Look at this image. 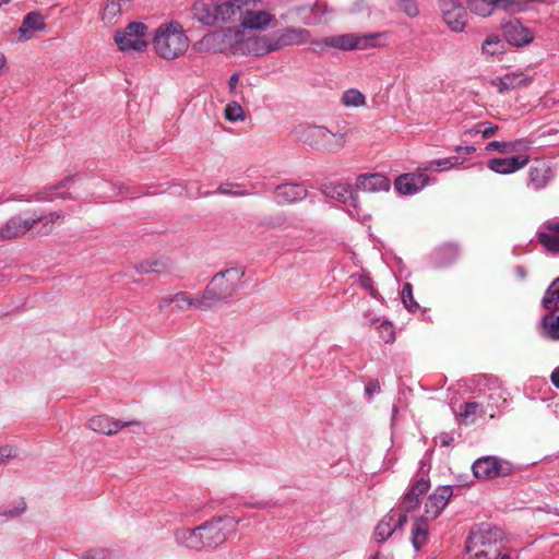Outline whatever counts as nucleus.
I'll return each instance as SVG.
<instances>
[{
	"instance_id": "72a5a7b5",
	"label": "nucleus",
	"mask_w": 559,
	"mask_h": 559,
	"mask_svg": "<svg viewBox=\"0 0 559 559\" xmlns=\"http://www.w3.org/2000/svg\"><path fill=\"white\" fill-rule=\"evenodd\" d=\"M429 522L421 518H416L412 528V543L415 549H420L428 540Z\"/></svg>"
},
{
	"instance_id": "de8ad7c7",
	"label": "nucleus",
	"mask_w": 559,
	"mask_h": 559,
	"mask_svg": "<svg viewBox=\"0 0 559 559\" xmlns=\"http://www.w3.org/2000/svg\"><path fill=\"white\" fill-rule=\"evenodd\" d=\"M479 409V404L476 402H468L464 405L463 412L460 413L461 420L465 424L474 421V416Z\"/></svg>"
},
{
	"instance_id": "a19ab883",
	"label": "nucleus",
	"mask_w": 559,
	"mask_h": 559,
	"mask_svg": "<svg viewBox=\"0 0 559 559\" xmlns=\"http://www.w3.org/2000/svg\"><path fill=\"white\" fill-rule=\"evenodd\" d=\"M503 51V44L498 35L488 36L481 45V52L485 56L493 57Z\"/></svg>"
},
{
	"instance_id": "473e14b6",
	"label": "nucleus",
	"mask_w": 559,
	"mask_h": 559,
	"mask_svg": "<svg viewBox=\"0 0 559 559\" xmlns=\"http://www.w3.org/2000/svg\"><path fill=\"white\" fill-rule=\"evenodd\" d=\"M550 175L551 170L547 165L540 164L538 166H533L528 173L530 185L535 190H540L548 183Z\"/></svg>"
},
{
	"instance_id": "39448f33",
	"label": "nucleus",
	"mask_w": 559,
	"mask_h": 559,
	"mask_svg": "<svg viewBox=\"0 0 559 559\" xmlns=\"http://www.w3.org/2000/svg\"><path fill=\"white\" fill-rule=\"evenodd\" d=\"M472 559H495L502 554V533L497 527L480 526L472 531L466 540Z\"/></svg>"
},
{
	"instance_id": "5701e85b",
	"label": "nucleus",
	"mask_w": 559,
	"mask_h": 559,
	"mask_svg": "<svg viewBox=\"0 0 559 559\" xmlns=\"http://www.w3.org/2000/svg\"><path fill=\"white\" fill-rule=\"evenodd\" d=\"M532 83V78L523 72L507 73L501 78L492 81V85L499 93H506L516 88L528 86Z\"/></svg>"
},
{
	"instance_id": "c03bdc74",
	"label": "nucleus",
	"mask_w": 559,
	"mask_h": 559,
	"mask_svg": "<svg viewBox=\"0 0 559 559\" xmlns=\"http://www.w3.org/2000/svg\"><path fill=\"white\" fill-rule=\"evenodd\" d=\"M26 502L24 500H19L12 507H1L0 515L7 519H16L26 511Z\"/></svg>"
},
{
	"instance_id": "3c124183",
	"label": "nucleus",
	"mask_w": 559,
	"mask_h": 559,
	"mask_svg": "<svg viewBox=\"0 0 559 559\" xmlns=\"http://www.w3.org/2000/svg\"><path fill=\"white\" fill-rule=\"evenodd\" d=\"M381 337L386 342H392L394 340V331L393 326L388 322H382L379 325Z\"/></svg>"
},
{
	"instance_id": "ea45409f",
	"label": "nucleus",
	"mask_w": 559,
	"mask_h": 559,
	"mask_svg": "<svg viewBox=\"0 0 559 559\" xmlns=\"http://www.w3.org/2000/svg\"><path fill=\"white\" fill-rule=\"evenodd\" d=\"M559 302V277H557L546 290L542 304L547 310H554Z\"/></svg>"
},
{
	"instance_id": "2eb2a0df",
	"label": "nucleus",
	"mask_w": 559,
	"mask_h": 559,
	"mask_svg": "<svg viewBox=\"0 0 559 559\" xmlns=\"http://www.w3.org/2000/svg\"><path fill=\"white\" fill-rule=\"evenodd\" d=\"M170 305H175L177 311H186L189 309L206 310L201 294L192 297L185 292H177L174 295L162 298L158 302V308L164 310Z\"/></svg>"
},
{
	"instance_id": "5fc2aeb1",
	"label": "nucleus",
	"mask_w": 559,
	"mask_h": 559,
	"mask_svg": "<svg viewBox=\"0 0 559 559\" xmlns=\"http://www.w3.org/2000/svg\"><path fill=\"white\" fill-rule=\"evenodd\" d=\"M13 455V450L10 447L0 448V464H2L7 459Z\"/></svg>"
},
{
	"instance_id": "bb28decb",
	"label": "nucleus",
	"mask_w": 559,
	"mask_h": 559,
	"mask_svg": "<svg viewBox=\"0 0 559 559\" xmlns=\"http://www.w3.org/2000/svg\"><path fill=\"white\" fill-rule=\"evenodd\" d=\"M406 522V514L402 513L399 519H395V514L390 513L382 518L378 523L374 532L376 540L382 543L386 540L394 531L402 526Z\"/></svg>"
},
{
	"instance_id": "ddd939ff",
	"label": "nucleus",
	"mask_w": 559,
	"mask_h": 559,
	"mask_svg": "<svg viewBox=\"0 0 559 559\" xmlns=\"http://www.w3.org/2000/svg\"><path fill=\"white\" fill-rule=\"evenodd\" d=\"M501 29L506 40L515 47L527 46L535 37L534 32L522 24L518 19H512L502 23Z\"/></svg>"
},
{
	"instance_id": "8fccbe9b",
	"label": "nucleus",
	"mask_w": 559,
	"mask_h": 559,
	"mask_svg": "<svg viewBox=\"0 0 559 559\" xmlns=\"http://www.w3.org/2000/svg\"><path fill=\"white\" fill-rule=\"evenodd\" d=\"M110 551L105 548H96L86 551L81 559H109Z\"/></svg>"
},
{
	"instance_id": "0eeeda50",
	"label": "nucleus",
	"mask_w": 559,
	"mask_h": 559,
	"mask_svg": "<svg viewBox=\"0 0 559 559\" xmlns=\"http://www.w3.org/2000/svg\"><path fill=\"white\" fill-rule=\"evenodd\" d=\"M239 521L223 516L199 526L203 549H213L226 540L227 533L236 530Z\"/></svg>"
},
{
	"instance_id": "c756f323",
	"label": "nucleus",
	"mask_w": 559,
	"mask_h": 559,
	"mask_svg": "<svg viewBox=\"0 0 559 559\" xmlns=\"http://www.w3.org/2000/svg\"><path fill=\"white\" fill-rule=\"evenodd\" d=\"M46 27L44 17L37 12H31L23 19L19 28L20 40L33 38L35 32L43 31Z\"/></svg>"
},
{
	"instance_id": "9d476101",
	"label": "nucleus",
	"mask_w": 559,
	"mask_h": 559,
	"mask_svg": "<svg viewBox=\"0 0 559 559\" xmlns=\"http://www.w3.org/2000/svg\"><path fill=\"white\" fill-rule=\"evenodd\" d=\"M441 17L447 27L453 33H463L468 24L467 9L459 0H442L439 2Z\"/></svg>"
},
{
	"instance_id": "37998d69",
	"label": "nucleus",
	"mask_w": 559,
	"mask_h": 559,
	"mask_svg": "<svg viewBox=\"0 0 559 559\" xmlns=\"http://www.w3.org/2000/svg\"><path fill=\"white\" fill-rule=\"evenodd\" d=\"M217 192L224 195H231V197H247L251 193L245 189H242V186L240 183L236 182H225L219 185L217 188Z\"/></svg>"
},
{
	"instance_id": "dca6fc26",
	"label": "nucleus",
	"mask_w": 559,
	"mask_h": 559,
	"mask_svg": "<svg viewBox=\"0 0 559 559\" xmlns=\"http://www.w3.org/2000/svg\"><path fill=\"white\" fill-rule=\"evenodd\" d=\"M37 219L31 217L22 218L21 216L11 217L0 227V239L13 240L23 237L34 228Z\"/></svg>"
},
{
	"instance_id": "4468645a",
	"label": "nucleus",
	"mask_w": 559,
	"mask_h": 559,
	"mask_svg": "<svg viewBox=\"0 0 559 559\" xmlns=\"http://www.w3.org/2000/svg\"><path fill=\"white\" fill-rule=\"evenodd\" d=\"M252 4H246L240 11V26L245 29L263 31L267 28L274 21L275 16L264 10H253Z\"/></svg>"
},
{
	"instance_id": "4be33fe9",
	"label": "nucleus",
	"mask_w": 559,
	"mask_h": 559,
	"mask_svg": "<svg viewBox=\"0 0 559 559\" xmlns=\"http://www.w3.org/2000/svg\"><path fill=\"white\" fill-rule=\"evenodd\" d=\"M307 194L308 191L302 185L284 183L275 189L274 200L277 204H289L304 200Z\"/></svg>"
},
{
	"instance_id": "774afa93",
	"label": "nucleus",
	"mask_w": 559,
	"mask_h": 559,
	"mask_svg": "<svg viewBox=\"0 0 559 559\" xmlns=\"http://www.w3.org/2000/svg\"><path fill=\"white\" fill-rule=\"evenodd\" d=\"M371 559H390V558L383 554L378 552Z\"/></svg>"
},
{
	"instance_id": "423d86ee",
	"label": "nucleus",
	"mask_w": 559,
	"mask_h": 559,
	"mask_svg": "<svg viewBox=\"0 0 559 559\" xmlns=\"http://www.w3.org/2000/svg\"><path fill=\"white\" fill-rule=\"evenodd\" d=\"M242 36V31L237 27H228L221 32H212L204 35L194 45L200 52H223L230 50L237 52L238 38Z\"/></svg>"
},
{
	"instance_id": "f3484780",
	"label": "nucleus",
	"mask_w": 559,
	"mask_h": 559,
	"mask_svg": "<svg viewBox=\"0 0 559 559\" xmlns=\"http://www.w3.org/2000/svg\"><path fill=\"white\" fill-rule=\"evenodd\" d=\"M277 51L289 46H301L311 41V33L302 27H285L274 34Z\"/></svg>"
},
{
	"instance_id": "e433bc0d",
	"label": "nucleus",
	"mask_w": 559,
	"mask_h": 559,
	"mask_svg": "<svg viewBox=\"0 0 559 559\" xmlns=\"http://www.w3.org/2000/svg\"><path fill=\"white\" fill-rule=\"evenodd\" d=\"M540 324L546 337L559 341V314L556 316L552 311L545 314L540 320Z\"/></svg>"
},
{
	"instance_id": "f257e3e1",
	"label": "nucleus",
	"mask_w": 559,
	"mask_h": 559,
	"mask_svg": "<svg viewBox=\"0 0 559 559\" xmlns=\"http://www.w3.org/2000/svg\"><path fill=\"white\" fill-rule=\"evenodd\" d=\"M153 48L164 60H175L183 56L190 46V39L178 21L162 23L154 33Z\"/></svg>"
},
{
	"instance_id": "f704fd0d",
	"label": "nucleus",
	"mask_w": 559,
	"mask_h": 559,
	"mask_svg": "<svg viewBox=\"0 0 559 559\" xmlns=\"http://www.w3.org/2000/svg\"><path fill=\"white\" fill-rule=\"evenodd\" d=\"M31 218H38L37 224L40 223L41 227L39 230V235H49L52 233L55 225L62 224L64 219V215L61 212H51L47 215L40 216V215H34L31 216Z\"/></svg>"
},
{
	"instance_id": "a18cd8bd",
	"label": "nucleus",
	"mask_w": 559,
	"mask_h": 559,
	"mask_svg": "<svg viewBox=\"0 0 559 559\" xmlns=\"http://www.w3.org/2000/svg\"><path fill=\"white\" fill-rule=\"evenodd\" d=\"M225 118L231 122L242 121L245 119L242 107L236 102L229 103L225 108Z\"/></svg>"
},
{
	"instance_id": "c9c22d12",
	"label": "nucleus",
	"mask_w": 559,
	"mask_h": 559,
	"mask_svg": "<svg viewBox=\"0 0 559 559\" xmlns=\"http://www.w3.org/2000/svg\"><path fill=\"white\" fill-rule=\"evenodd\" d=\"M462 164V160L456 157V156H452V157H447V158H441V159H435V160H430V162H427L425 164H423L418 170H423V171H431V170H435V171H445V170H449L453 167H456L459 165Z\"/></svg>"
},
{
	"instance_id": "393cba45",
	"label": "nucleus",
	"mask_w": 559,
	"mask_h": 559,
	"mask_svg": "<svg viewBox=\"0 0 559 559\" xmlns=\"http://www.w3.org/2000/svg\"><path fill=\"white\" fill-rule=\"evenodd\" d=\"M430 488L429 479L420 477L417 479L408 492L404 496L402 501V509L404 512H411L419 506V498L425 495Z\"/></svg>"
},
{
	"instance_id": "7ed1b4c3",
	"label": "nucleus",
	"mask_w": 559,
	"mask_h": 559,
	"mask_svg": "<svg viewBox=\"0 0 559 559\" xmlns=\"http://www.w3.org/2000/svg\"><path fill=\"white\" fill-rule=\"evenodd\" d=\"M245 272L238 267L217 273L206 288L200 293L206 310L228 301L239 288Z\"/></svg>"
},
{
	"instance_id": "9b49d317",
	"label": "nucleus",
	"mask_w": 559,
	"mask_h": 559,
	"mask_svg": "<svg viewBox=\"0 0 559 559\" xmlns=\"http://www.w3.org/2000/svg\"><path fill=\"white\" fill-rule=\"evenodd\" d=\"M238 51L242 55L253 56H265L267 53L275 52L277 51L275 36L274 34L261 35L245 39L242 35L238 38L237 52Z\"/></svg>"
},
{
	"instance_id": "c85d7f7f",
	"label": "nucleus",
	"mask_w": 559,
	"mask_h": 559,
	"mask_svg": "<svg viewBox=\"0 0 559 559\" xmlns=\"http://www.w3.org/2000/svg\"><path fill=\"white\" fill-rule=\"evenodd\" d=\"M537 236L548 251L559 252V222L545 223Z\"/></svg>"
},
{
	"instance_id": "4c0bfd02",
	"label": "nucleus",
	"mask_w": 559,
	"mask_h": 559,
	"mask_svg": "<svg viewBox=\"0 0 559 559\" xmlns=\"http://www.w3.org/2000/svg\"><path fill=\"white\" fill-rule=\"evenodd\" d=\"M120 16V3L115 0H107L100 13L102 21L106 25H114Z\"/></svg>"
},
{
	"instance_id": "e2e57ef3",
	"label": "nucleus",
	"mask_w": 559,
	"mask_h": 559,
	"mask_svg": "<svg viewBox=\"0 0 559 559\" xmlns=\"http://www.w3.org/2000/svg\"><path fill=\"white\" fill-rule=\"evenodd\" d=\"M551 383L559 389V366L554 369L550 376Z\"/></svg>"
},
{
	"instance_id": "1a4fd4ad",
	"label": "nucleus",
	"mask_w": 559,
	"mask_h": 559,
	"mask_svg": "<svg viewBox=\"0 0 559 559\" xmlns=\"http://www.w3.org/2000/svg\"><path fill=\"white\" fill-rule=\"evenodd\" d=\"M147 26L132 22L115 34V43L121 51H142L147 47Z\"/></svg>"
},
{
	"instance_id": "79ce46f5",
	"label": "nucleus",
	"mask_w": 559,
	"mask_h": 559,
	"mask_svg": "<svg viewBox=\"0 0 559 559\" xmlns=\"http://www.w3.org/2000/svg\"><path fill=\"white\" fill-rule=\"evenodd\" d=\"M341 102L346 107H361L366 104V97L360 91L350 88L343 93Z\"/></svg>"
},
{
	"instance_id": "338daca9",
	"label": "nucleus",
	"mask_w": 559,
	"mask_h": 559,
	"mask_svg": "<svg viewBox=\"0 0 559 559\" xmlns=\"http://www.w3.org/2000/svg\"><path fill=\"white\" fill-rule=\"evenodd\" d=\"M7 64V58L4 57V55L0 53V71L4 69Z\"/></svg>"
},
{
	"instance_id": "49530a36",
	"label": "nucleus",
	"mask_w": 559,
	"mask_h": 559,
	"mask_svg": "<svg viewBox=\"0 0 559 559\" xmlns=\"http://www.w3.org/2000/svg\"><path fill=\"white\" fill-rule=\"evenodd\" d=\"M399 8L411 19L419 15V7L415 0H395Z\"/></svg>"
},
{
	"instance_id": "13d9d810",
	"label": "nucleus",
	"mask_w": 559,
	"mask_h": 559,
	"mask_svg": "<svg viewBox=\"0 0 559 559\" xmlns=\"http://www.w3.org/2000/svg\"><path fill=\"white\" fill-rule=\"evenodd\" d=\"M238 82H239V74L238 73H235V74H233L229 78L228 86H229V90H230L231 93H234L236 91Z\"/></svg>"
},
{
	"instance_id": "20e7f679",
	"label": "nucleus",
	"mask_w": 559,
	"mask_h": 559,
	"mask_svg": "<svg viewBox=\"0 0 559 559\" xmlns=\"http://www.w3.org/2000/svg\"><path fill=\"white\" fill-rule=\"evenodd\" d=\"M294 133L299 141L326 153H337L346 143L345 133L332 132L323 126L301 123L295 128Z\"/></svg>"
},
{
	"instance_id": "cd10ccee",
	"label": "nucleus",
	"mask_w": 559,
	"mask_h": 559,
	"mask_svg": "<svg viewBox=\"0 0 559 559\" xmlns=\"http://www.w3.org/2000/svg\"><path fill=\"white\" fill-rule=\"evenodd\" d=\"M326 193L330 198L343 204L353 206L355 213L350 212V214L360 217V212L358 210V199L357 195L353 192V189L349 185H335L333 187H330Z\"/></svg>"
},
{
	"instance_id": "680f3d73",
	"label": "nucleus",
	"mask_w": 559,
	"mask_h": 559,
	"mask_svg": "<svg viewBox=\"0 0 559 559\" xmlns=\"http://www.w3.org/2000/svg\"><path fill=\"white\" fill-rule=\"evenodd\" d=\"M475 151H476L475 146H472V145L455 147V152L459 154H462V153L472 154Z\"/></svg>"
},
{
	"instance_id": "603ef678",
	"label": "nucleus",
	"mask_w": 559,
	"mask_h": 559,
	"mask_svg": "<svg viewBox=\"0 0 559 559\" xmlns=\"http://www.w3.org/2000/svg\"><path fill=\"white\" fill-rule=\"evenodd\" d=\"M498 129H499V127L495 123H491L488 121L480 122V134L485 139H488V138L495 135V133L498 131Z\"/></svg>"
},
{
	"instance_id": "aec40b11",
	"label": "nucleus",
	"mask_w": 559,
	"mask_h": 559,
	"mask_svg": "<svg viewBox=\"0 0 559 559\" xmlns=\"http://www.w3.org/2000/svg\"><path fill=\"white\" fill-rule=\"evenodd\" d=\"M530 162L526 154H520L510 158H492L488 162V168L497 174L509 175L524 168Z\"/></svg>"
},
{
	"instance_id": "a211bd4d",
	"label": "nucleus",
	"mask_w": 559,
	"mask_h": 559,
	"mask_svg": "<svg viewBox=\"0 0 559 559\" xmlns=\"http://www.w3.org/2000/svg\"><path fill=\"white\" fill-rule=\"evenodd\" d=\"M426 171L419 170L418 173L404 174L395 179V189L405 195L415 194L425 188L429 182V177Z\"/></svg>"
},
{
	"instance_id": "6e6d98bb",
	"label": "nucleus",
	"mask_w": 559,
	"mask_h": 559,
	"mask_svg": "<svg viewBox=\"0 0 559 559\" xmlns=\"http://www.w3.org/2000/svg\"><path fill=\"white\" fill-rule=\"evenodd\" d=\"M366 393L369 396H372L374 393H378L380 391V385L378 382H369L365 388Z\"/></svg>"
},
{
	"instance_id": "4d7b16f0",
	"label": "nucleus",
	"mask_w": 559,
	"mask_h": 559,
	"mask_svg": "<svg viewBox=\"0 0 559 559\" xmlns=\"http://www.w3.org/2000/svg\"><path fill=\"white\" fill-rule=\"evenodd\" d=\"M439 440L442 447H449L454 441L453 437L449 433H441Z\"/></svg>"
},
{
	"instance_id": "69168bd1",
	"label": "nucleus",
	"mask_w": 559,
	"mask_h": 559,
	"mask_svg": "<svg viewBox=\"0 0 559 559\" xmlns=\"http://www.w3.org/2000/svg\"><path fill=\"white\" fill-rule=\"evenodd\" d=\"M469 135L480 133V122L466 131Z\"/></svg>"
},
{
	"instance_id": "f03ea898",
	"label": "nucleus",
	"mask_w": 559,
	"mask_h": 559,
	"mask_svg": "<svg viewBox=\"0 0 559 559\" xmlns=\"http://www.w3.org/2000/svg\"><path fill=\"white\" fill-rule=\"evenodd\" d=\"M389 39V32H376L368 34L348 33L328 36L321 41H316L313 44L320 51H323L325 48H335L338 50H366L384 47L388 45Z\"/></svg>"
},
{
	"instance_id": "09e8293b",
	"label": "nucleus",
	"mask_w": 559,
	"mask_h": 559,
	"mask_svg": "<svg viewBox=\"0 0 559 559\" xmlns=\"http://www.w3.org/2000/svg\"><path fill=\"white\" fill-rule=\"evenodd\" d=\"M402 300H403L405 307L412 311L418 308L417 302L413 298L412 285L409 283H406L403 286Z\"/></svg>"
},
{
	"instance_id": "864d4df0",
	"label": "nucleus",
	"mask_w": 559,
	"mask_h": 559,
	"mask_svg": "<svg viewBox=\"0 0 559 559\" xmlns=\"http://www.w3.org/2000/svg\"><path fill=\"white\" fill-rule=\"evenodd\" d=\"M360 285L368 289L370 295L373 296L374 298L377 297V292L376 289L372 287L371 285V280L368 277V276H362L360 277Z\"/></svg>"
},
{
	"instance_id": "6ab92c4d",
	"label": "nucleus",
	"mask_w": 559,
	"mask_h": 559,
	"mask_svg": "<svg viewBox=\"0 0 559 559\" xmlns=\"http://www.w3.org/2000/svg\"><path fill=\"white\" fill-rule=\"evenodd\" d=\"M246 4H254V0H226L216 2L217 25L234 22Z\"/></svg>"
},
{
	"instance_id": "a878e982",
	"label": "nucleus",
	"mask_w": 559,
	"mask_h": 559,
	"mask_svg": "<svg viewBox=\"0 0 559 559\" xmlns=\"http://www.w3.org/2000/svg\"><path fill=\"white\" fill-rule=\"evenodd\" d=\"M133 423H122L115 420L106 415L94 416L88 420V428L95 432L103 435H115L123 427L132 425Z\"/></svg>"
},
{
	"instance_id": "b1692460",
	"label": "nucleus",
	"mask_w": 559,
	"mask_h": 559,
	"mask_svg": "<svg viewBox=\"0 0 559 559\" xmlns=\"http://www.w3.org/2000/svg\"><path fill=\"white\" fill-rule=\"evenodd\" d=\"M192 19L204 26H217L216 2L195 1L191 7Z\"/></svg>"
},
{
	"instance_id": "58836bf2",
	"label": "nucleus",
	"mask_w": 559,
	"mask_h": 559,
	"mask_svg": "<svg viewBox=\"0 0 559 559\" xmlns=\"http://www.w3.org/2000/svg\"><path fill=\"white\" fill-rule=\"evenodd\" d=\"M468 9L478 16L488 17L493 13L496 7L493 0H469Z\"/></svg>"
},
{
	"instance_id": "412c9836",
	"label": "nucleus",
	"mask_w": 559,
	"mask_h": 559,
	"mask_svg": "<svg viewBox=\"0 0 559 559\" xmlns=\"http://www.w3.org/2000/svg\"><path fill=\"white\" fill-rule=\"evenodd\" d=\"M356 187L364 192H382L389 191L391 187L390 180L382 174H362L356 179Z\"/></svg>"
},
{
	"instance_id": "052dcab7",
	"label": "nucleus",
	"mask_w": 559,
	"mask_h": 559,
	"mask_svg": "<svg viewBox=\"0 0 559 559\" xmlns=\"http://www.w3.org/2000/svg\"><path fill=\"white\" fill-rule=\"evenodd\" d=\"M496 8L507 9L515 3V0H493Z\"/></svg>"
},
{
	"instance_id": "0e129e2a",
	"label": "nucleus",
	"mask_w": 559,
	"mask_h": 559,
	"mask_svg": "<svg viewBox=\"0 0 559 559\" xmlns=\"http://www.w3.org/2000/svg\"><path fill=\"white\" fill-rule=\"evenodd\" d=\"M140 271L141 272L157 271V262L156 261L152 262L147 267H145L144 265H141Z\"/></svg>"
},
{
	"instance_id": "2f4dec72",
	"label": "nucleus",
	"mask_w": 559,
	"mask_h": 559,
	"mask_svg": "<svg viewBox=\"0 0 559 559\" xmlns=\"http://www.w3.org/2000/svg\"><path fill=\"white\" fill-rule=\"evenodd\" d=\"M528 148V142L524 140H515L511 142L491 141L487 143V151H497L501 154L521 153Z\"/></svg>"
},
{
	"instance_id": "7c9ffc66",
	"label": "nucleus",
	"mask_w": 559,
	"mask_h": 559,
	"mask_svg": "<svg viewBox=\"0 0 559 559\" xmlns=\"http://www.w3.org/2000/svg\"><path fill=\"white\" fill-rule=\"evenodd\" d=\"M175 539L176 542L185 546L186 548L193 549V550H202L203 544L201 542V533L198 527L194 528H178L175 531Z\"/></svg>"
},
{
	"instance_id": "6e6552de",
	"label": "nucleus",
	"mask_w": 559,
	"mask_h": 559,
	"mask_svg": "<svg viewBox=\"0 0 559 559\" xmlns=\"http://www.w3.org/2000/svg\"><path fill=\"white\" fill-rule=\"evenodd\" d=\"M472 471L477 479L490 480L512 475L514 466L507 460L487 455L477 459L472 465Z\"/></svg>"
},
{
	"instance_id": "bf43d9fd",
	"label": "nucleus",
	"mask_w": 559,
	"mask_h": 559,
	"mask_svg": "<svg viewBox=\"0 0 559 559\" xmlns=\"http://www.w3.org/2000/svg\"><path fill=\"white\" fill-rule=\"evenodd\" d=\"M52 199L53 195L49 192L48 189L47 191L38 192L35 198L36 201H51Z\"/></svg>"
},
{
	"instance_id": "f8f14e48",
	"label": "nucleus",
	"mask_w": 559,
	"mask_h": 559,
	"mask_svg": "<svg viewBox=\"0 0 559 559\" xmlns=\"http://www.w3.org/2000/svg\"><path fill=\"white\" fill-rule=\"evenodd\" d=\"M453 495L451 486H440L432 493H430L424 504V514L419 518L427 521L436 520L448 506L450 498Z\"/></svg>"
}]
</instances>
